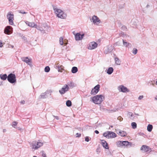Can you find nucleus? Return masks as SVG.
<instances>
[{
    "mask_svg": "<svg viewBox=\"0 0 157 157\" xmlns=\"http://www.w3.org/2000/svg\"><path fill=\"white\" fill-rule=\"evenodd\" d=\"M104 98V97L102 95H97L90 98L92 101L96 104H100Z\"/></svg>",
    "mask_w": 157,
    "mask_h": 157,
    "instance_id": "1",
    "label": "nucleus"
},
{
    "mask_svg": "<svg viewBox=\"0 0 157 157\" xmlns=\"http://www.w3.org/2000/svg\"><path fill=\"white\" fill-rule=\"evenodd\" d=\"M53 10L55 13L58 17L61 19H65L67 17L66 14L60 9L58 8H54Z\"/></svg>",
    "mask_w": 157,
    "mask_h": 157,
    "instance_id": "2",
    "label": "nucleus"
},
{
    "mask_svg": "<svg viewBox=\"0 0 157 157\" xmlns=\"http://www.w3.org/2000/svg\"><path fill=\"white\" fill-rule=\"evenodd\" d=\"M43 145V143L40 141H33L31 144L32 149L34 150L38 149L39 148L42 147Z\"/></svg>",
    "mask_w": 157,
    "mask_h": 157,
    "instance_id": "3",
    "label": "nucleus"
},
{
    "mask_svg": "<svg viewBox=\"0 0 157 157\" xmlns=\"http://www.w3.org/2000/svg\"><path fill=\"white\" fill-rule=\"evenodd\" d=\"M103 136L107 138H114L117 136L116 134L112 132L107 131L104 132Z\"/></svg>",
    "mask_w": 157,
    "mask_h": 157,
    "instance_id": "4",
    "label": "nucleus"
},
{
    "mask_svg": "<svg viewBox=\"0 0 157 157\" xmlns=\"http://www.w3.org/2000/svg\"><path fill=\"white\" fill-rule=\"evenodd\" d=\"M7 80L10 83H13L15 82L16 81L15 75L12 73L10 74L8 76Z\"/></svg>",
    "mask_w": 157,
    "mask_h": 157,
    "instance_id": "5",
    "label": "nucleus"
},
{
    "mask_svg": "<svg viewBox=\"0 0 157 157\" xmlns=\"http://www.w3.org/2000/svg\"><path fill=\"white\" fill-rule=\"evenodd\" d=\"M98 46V44L94 41L90 43L87 46V48L89 50H93L96 48Z\"/></svg>",
    "mask_w": 157,
    "mask_h": 157,
    "instance_id": "6",
    "label": "nucleus"
},
{
    "mask_svg": "<svg viewBox=\"0 0 157 157\" xmlns=\"http://www.w3.org/2000/svg\"><path fill=\"white\" fill-rule=\"evenodd\" d=\"M91 22H93L94 25H98L101 22V21L99 18L95 15L92 16L90 19Z\"/></svg>",
    "mask_w": 157,
    "mask_h": 157,
    "instance_id": "7",
    "label": "nucleus"
},
{
    "mask_svg": "<svg viewBox=\"0 0 157 157\" xmlns=\"http://www.w3.org/2000/svg\"><path fill=\"white\" fill-rule=\"evenodd\" d=\"M117 89L120 92L126 93L129 92V90L126 87L123 85H121L118 86V87Z\"/></svg>",
    "mask_w": 157,
    "mask_h": 157,
    "instance_id": "8",
    "label": "nucleus"
},
{
    "mask_svg": "<svg viewBox=\"0 0 157 157\" xmlns=\"http://www.w3.org/2000/svg\"><path fill=\"white\" fill-rule=\"evenodd\" d=\"M100 86L99 85H97L93 88L90 92V94L92 95H95L99 91Z\"/></svg>",
    "mask_w": 157,
    "mask_h": 157,
    "instance_id": "9",
    "label": "nucleus"
},
{
    "mask_svg": "<svg viewBox=\"0 0 157 157\" xmlns=\"http://www.w3.org/2000/svg\"><path fill=\"white\" fill-rule=\"evenodd\" d=\"M13 14L10 12L7 15V17L9 20V24L10 25H12L13 24Z\"/></svg>",
    "mask_w": 157,
    "mask_h": 157,
    "instance_id": "10",
    "label": "nucleus"
},
{
    "mask_svg": "<svg viewBox=\"0 0 157 157\" xmlns=\"http://www.w3.org/2000/svg\"><path fill=\"white\" fill-rule=\"evenodd\" d=\"M69 89L68 86L65 84L62 87L61 89L59 90V92L61 94H63L67 91Z\"/></svg>",
    "mask_w": 157,
    "mask_h": 157,
    "instance_id": "11",
    "label": "nucleus"
},
{
    "mask_svg": "<svg viewBox=\"0 0 157 157\" xmlns=\"http://www.w3.org/2000/svg\"><path fill=\"white\" fill-rule=\"evenodd\" d=\"M86 35V34L83 33L82 32L77 33L75 35V39H82Z\"/></svg>",
    "mask_w": 157,
    "mask_h": 157,
    "instance_id": "12",
    "label": "nucleus"
},
{
    "mask_svg": "<svg viewBox=\"0 0 157 157\" xmlns=\"http://www.w3.org/2000/svg\"><path fill=\"white\" fill-rule=\"evenodd\" d=\"M13 29L10 26H8L5 27L4 33L7 34H10L12 33Z\"/></svg>",
    "mask_w": 157,
    "mask_h": 157,
    "instance_id": "13",
    "label": "nucleus"
},
{
    "mask_svg": "<svg viewBox=\"0 0 157 157\" xmlns=\"http://www.w3.org/2000/svg\"><path fill=\"white\" fill-rule=\"evenodd\" d=\"M21 59L23 61L29 65H31L30 60L29 59L28 57H23L21 58Z\"/></svg>",
    "mask_w": 157,
    "mask_h": 157,
    "instance_id": "14",
    "label": "nucleus"
},
{
    "mask_svg": "<svg viewBox=\"0 0 157 157\" xmlns=\"http://www.w3.org/2000/svg\"><path fill=\"white\" fill-rule=\"evenodd\" d=\"M35 28L37 30H39L41 33H45V31L43 28L42 27V25L41 24H39L38 25H36Z\"/></svg>",
    "mask_w": 157,
    "mask_h": 157,
    "instance_id": "15",
    "label": "nucleus"
},
{
    "mask_svg": "<svg viewBox=\"0 0 157 157\" xmlns=\"http://www.w3.org/2000/svg\"><path fill=\"white\" fill-rule=\"evenodd\" d=\"M101 144L104 148L106 149H108L109 148L108 144L105 140H101Z\"/></svg>",
    "mask_w": 157,
    "mask_h": 157,
    "instance_id": "16",
    "label": "nucleus"
},
{
    "mask_svg": "<svg viewBox=\"0 0 157 157\" xmlns=\"http://www.w3.org/2000/svg\"><path fill=\"white\" fill-rule=\"evenodd\" d=\"M55 68L58 69L59 72H62L64 70V67L62 65H57L56 66Z\"/></svg>",
    "mask_w": 157,
    "mask_h": 157,
    "instance_id": "17",
    "label": "nucleus"
},
{
    "mask_svg": "<svg viewBox=\"0 0 157 157\" xmlns=\"http://www.w3.org/2000/svg\"><path fill=\"white\" fill-rule=\"evenodd\" d=\"M26 24L29 26L31 27H35V28L36 25L33 22H29V21H26L25 22Z\"/></svg>",
    "mask_w": 157,
    "mask_h": 157,
    "instance_id": "18",
    "label": "nucleus"
},
{
    "mask_svg": "<svg viewBox=\"0 0 157 157\" xmlns=\"http://www.w3.org/2000/svg\"><path fill=\"white\" fill-rule=\"evenodd\" d=\"M127 115L128 117L132 120H133L135 117V116L131 112H128L127 114Z\"/></svg>",
    "mask_w": 157,
    "mask_h": 157,
    "instance_id": "19",
    "label": "nucleus"
},
{
    "mask_svg": "<svg viewBox=\"0 0 157 157\" xmlns=\"http://www.w3.org/2000/svg\"><path fill=\"white\" fill-rule=\"evenodd\" d=\"M123 45L125 47H127L131 45V44L128 43L126 40H123Z\"/></svg>",
    "mask_w": 157,
    "mask_h": 157,
    "instance_id": "20",
    "label": "nucleus"
},
{
    "mask_svg": "<svg viewBox=\"0 0 157 157\" xmlns=\"http://www.w3.org/2000/svg\"><path fill=\"white\" fill-rule=\"evenodd\" d=\"M148 147L146 145H143L140 148V150H143L145 152H147L148 150Z\"/></svg>",
    "mask_w": 157,
    "mask_h": 157,
    "instance_id": "21",
    "label": "nucleus"
},
{
    "mask_svg": "<svg viewBox=\"0 0 157 157\" xmlns=\"http://www.w3.org/2000/svg\"><path fill=\"white\" fill-rule=\"evenodd\" d=\"M115 63L117 65H120L121 64V61L117 57L115 58L114 59Z\"/></svg>",
    "mask_w": 157,
    "mask_h": 157,
    "instance_id": "22",
    "label": "nucleus"
},
{
    "mask_svg": "<svg viewBox=\"0 0 157 157\" xmlns=\"http://www.w3.org/2000/svg\"><path fill=\"white\" fill-rule=\"evenodd\" d=\"M113 71V69L112 67H109L108 68L107 71V73L109 75H111Z\"/></svg>",
    "mask_w": 157,
    "mask_h": 157,
    "instance_id": "23",
    "label": "nucleus"
},
{
    "mask_svg": "<svg viewBox=\"0 0 157 157\" xmlns=\"http://www.w3.org/2000/svg\"><path fill=\"white\" fill-rule=\"evenodd\" d=\"M118 134L121 136L123 137L125 136L126 135V133L125 131L120 130Z\"/></svg>",
    "mask_w": 157,
    "mask_h": 157,
    "instance_id": "24",
    "label": "nucleus"
},
{
    "mask_svg": "<svg viewBox=\"0 0 157 157\" xmlns=\"http://www.w3.org/2000/svg\"><path fill=\"white\" fill-rule=\"evenodd\" d=\"M120 36L122 37L123 38H129V36L127 35L124 34V33L122 32L120 34Z\"/></svg>",
    "mask_w": 157,
    "mask_h": 157,
    "instance_id": "25",
    "label": "nucleus"
},
{
    "mask_svg": "<svg viewBox=\"0 0 157 157\" xmlns=\"http://www.w3.org/2000/svg\"><path fill=\"white\" fill-rule=\"evenodd\" d=\"M7 76L6 74H5L4 75L1 74L0 75V77L1 79L3 80H5L7 78Z\"/></svg>",
    "mask_w": 157,
    "mask_h": 157,
    "instance_id": "26",
    "label": "nucleus"
},
{
    "mask_svg": "<svg viewBox=\"0 0 157 157\" xmlns=\"http://www.w3.org/2000/svg\"><path fill=\"white\" fill-rule=\"evenodd\" d=\"M129 144H131V143L129 142L128 141H122L123 147L124 146H127Z\"/></svg>",
    "mask_w": 157,
    "mask_h": 157,
    "instance_id": "27",
    "label": "nucleus"
},
{
    "mask_svg": "<svg viewBox=\"0 0 157 157\" xmlns=\"http://www.w3.org/2000/svg\"><path fill=\"white\" fill-rule=\"evenodd\" d=\"M67 40L66 41L65 40H59V44L61 45H63V44H67Z\"/></svg>",
    "mask_w": 157,
    "mask_h": 157,
    "instance_id": "28",
    "label": "nucleus"
},
{
    "mask_svg": "<svg viewBox=\"0 0 157 157\" xmlns=\"http://www.w3.org/2000/svg\"><path fill=\"white\" fill-rule=\"evenodd\" d=\"M48 91H46L45 93H42L40 95V98H45L47 97V94Z\"/></svg>",
    "mask_w": 157,
    "mask_h": 157,
    "instance_id": "29",
    "label": "nucleus"
},
{
    "mask_svg": "<svg viewBox=\"0 0 157 157\" xmlns=\"http://www.w3.org/2000/svg\"><path fill=\"white\" fill-rule=\"evenodd\" d=\"M116 145L118 147H123L122 141H118L116 142Z\"/></svg>",
    "mask_w": 157,
    "mask_h": 157,
    "instance_id": "30",
    "label": "nucleus"
},
{
    "mask_svg": "<svg viewBox=\"0 0 157 157\" xmlns=\"http://www.w3.org/2000/svg\"><path fill=\"white\" fill-rule=\"evenodd\" d=\"M78 68L77 67H74L72 68L71 72L73 73H75L78 71Z\"/></svg>",
    "mask_w": 157,
    "mask_h": 157,
    "instance_id": "31",
    "label": "nucleus"
},
{
    "mask_svg": "<svg viewBox=\"0 0 157 157\" xmlns=\"http://www.w3.org/2000/svg\"><path fill=\"white\" fill-rule=\"evenodd\" d=\"M152 128L153 126L151 124H149L147 126V130L148 132H151V131Z\"/></svg>",
    "mask_w": 157,
    "mask_h": 157,
    "instance_id": "32",
    "label": "nucleus"
},
{
    "mask_svg": "<svg viewBox=\"0 0 157 157\" xmlns=\"http://www.w3.org/2000/svg\"><path fill=\"white\" fill-rule=\"evenodd\" d=\"M131 126L132 128L133 129L136 128L137 127V124L135 122H132L131 123Z\"/></svg>",
    "mask_w": 157,
    "mask_h": 157,
    "instance_id": "33",
    "label": "nucleus"
},
{
    "mask_svg": "<svg viewBox=\"0 0 157 157\" xmlns=\"http://www.w3.org/2000/svg\"><path fill=\"white\" fill-rule=\"evenodd\" d=\"M17 122L16 121H14L12 123V126L13 127L15 128H17Z\"/></svg>",
    "mask_w": 157,
    "mask_h": 157,
    "instance_id": "34",
    "label": "nucleus"
},
{
    "mask_svg": "<svg viewBox=\"0 0 157 157\" xmlns=\"http://www.w3.org/2000/svg\"><path fill=\"white\" fill-rule=\"evenodd\" d=\"M66 104L67 106H71V102L70 101L68 100L67 101Z\"/></svg>",
    "mask_w": 157,
    "mask_h": 157,
    "instance_id": "35",
    "label": "nucleus"
},
{
    "mask_svg": "<svg viewBox=\"0 0 157 157\" xmlns=\"http://www.w3.org/2000/svg\"><path fill=\"white\" fill-rule=\"evenodd\" d=\"M50 70V68L48 66H46L44 69V71L45 72H48Z\"/></svg>",
    "mask_w": 157,
    "mask_h": 157,
    "instance_id": "36",
    "label": "nucleus"
},
{
    "mask_svg": "<svg viewBox=\"0 0 157 157\" xmlns=\"http://www.w3.org/2000/svg\"><path fill=\"white\" fill-rule=\"evenodd\" d=\"M137 52V50L135 48L133 49L132 53L134 54H136Z\"/></svg>",
    "mask_w": 157,
    "mask_h": 157,
    "instance_id": "37",
    "label": "nucleus"
},
{
    "mask_svg": "<svg viewBox=\"0 0 157 157\" xmlns=\"http://www.w3.org/2000/svg\"><path fill=\"white\" fill-rule=\"evenodd\" d=\"M101 150L100 148H98L96 149V152L98 154H99L101 152Z\"/></svg>",
    "mask_w": 157,
    "mask_h": 157,
    "instance_id": "38",
    "label": "nucleus"
},
{
    "mask_svg": "<svg viewBox=\"0 0 157 157\" xmlns=\"http://www.w3.org/2000/svg\"><path fill=\"white\" fill-rule=\"evenodd\" d=\"M42 154V155L43 157H46V155L45 153L44 152V151H42L41 152Z\"/></svg>",
    "mask_w": 157,
    "mask_h": 157,
    "instance_id": "39",
    "label": "nucleus"
},
{
    "mask_svg": "<svg viewBox=\"0 0 157 157\" xmlns=\"http://www.w3.org/2000/svg\"><path fill=\"white\" fill-rule=\"evenodd\" d=\"M46 91H48V93H47V94H49L50 95H51V93L52 92V90L51 89H50L49 90H48Z\"/></svg>",
    "mask_w": 157,
    "mask_h": 157,
    "instance_id": "40",
    "label": "nucleus"
},
{
    "mask_svg": "<svg viewBox=\"0 0 157 157\" xmlns=\"http://www.w3.org/2000/svg\"><path fill=\"white\" fill-rule=\"evenodd\" d=\"M4 43L2 42V40H0V47H2L3 46Z\"/></svg>",
    "mask_w": 157,
    "mask_h": 157,
    "instance_id": "41",
    "label": "nucleus"
},
{
    "mask_svg": "<svg viewBox=\"0 0 157 157\" xmlns=\"http://www.w3.org/2000/svg\"><path fill=\"white\" fill-rule=\"evenodd\" d=\"M144 98V96L142 95H140L139 96V97L138 98V99L139 100H141Z\"/></svg>",
    "mask_w": 157,
    "mask_h": 157,
    "instance_id": "42",
    "label": "nucleus"
},
{
    "mask_svg": "<svg viewBox=\"0 0 157 157\" xmlns=\"http://www.w3.org/2000/svg\"><path fill=\"white\" fill-rule=\"evenodd\" d=\"M19 12L22 14H26L27 12L24 11L23 10H19Z\"/></svg>",
    "mask_w": 157,
    "mask_h": 157,
    "instance_id": "43",
    "label": "nucleus"
},
{
    "mask_svg": "<svg viewBox=\"0 0 157 157\" xmlns=\"http://www.w3.org/2000/svg\"><path fill=\"white\" fill-rule=\"evenodd\" d=\"M121 28L123 30H126L127 29V28L124 26H122Z\"/></svg>",
    "mask_w": 157,
    "mask_h": 157,
    "instance_id": "44",
    "label": "nucleus"
},
{
    "mask_svg": "<svg viewBox=\"0 0 157 157\" xmlns=\"http://www.w3.org/2000/svg\"><path fill=\"white\" fill-rule=\"evenodd\" d=\"M117 119L120 121H121L123 120V118L121 117H118Z\"/></svg>",
    "mask_w": 157,
    "mask_h": 157,
    "instance_id": "45",
    "label": "nucleus"
},
{
    "mask_svg": "<svg viewBox=\"0 0 157 157\" xmlns=\"http://www.w3.org/2000/svg\"><path fill=\"white\" fill-rule=\"evenodd\" d=\"M8 47L9 48H13V46L12 45L9 44L8 45Z\"/></svg>",
    "mask_w": 157,
    "mask_h": 157,
    "instance_id": "46",
    "label": "nucleus"
},
{
    "mask_svg": "<svg viewBox=\"0 0 157 157\" xmlns=\"http://www.w3.org/2000/svg\"><path fill=\"white\" fill-rule=\"evenodd\" d=\"M81 136V134L78 133H77L76 134V137H80Z\"/></svg>",
    "mask_w": 157,
    "mask_h": 157,
    "instance_id": "47",
    "label": "nucleus"
},
{
    "mask_svg": "<svg viewBox=\"0 0 157 157\" xmlns=\"http://www.w3.org/2000/svg\"><path fill=\"white\" fill-rule=\"evenodd\" d=\"M85 140L86 142H88L89 141L88 137L86 136V137L85 139Z\"/></svg>",
    "mask_w": 157,
    "mask_h": 157,
    "instance_id": "48",
    "label": "nucleus"
},
{
    "mask_svg": "<svg viewBox=\"0 0 157 157\" xmlns=\"http://www.w3.org/2000/svg\"><path fill=\"white\" fill-rule=\"evenodd\" d=\"M53 117L57 120H58L59 119V117L57 116H53Z\"/></svg>",
    "mask_w": 157,
    "mask_h": 157,
    "instance_id": "49",
    "label": "nucleus"
},
{
    "mask_svg": "<svg viewBox=\"0 0 157 157\" xmlns=\"http://www.w3.org/2000/svg\"><path fill=\"white\" fill-rule=\"evenodd\" d=\"M20 103H21V104H25V101L24 100H22V101H21L20 102Z\"/></svg>",
    "mask_w": 157,
    "mask_h": 157,
    "instance_id": "50",
    "label": "nucleus"
},
{
    "mask_svg": "<svg viewBox=\"0 0 157 157\" xmlns=\"http://www.w3.org/2000/svg\"><path fill=\"white\" fill-rule=\"evenodd\" d=\"M95 132L96 133V134H98L99 133V132H98V130H96L95 131Z\"/></svg>",
    "mask_w": 157,
    "mask_h": 157,
    "instance_id": "51",
    "label": "nucleus"
},
{
    "mask_svg": "<svg viewBox=\"0 0 157 157\" xmlns=\"http://www.w3.org/2000/svg\"><path fill=\"white\" fill-rule=\"evenodd\" d=\"M73 33L74 35L75 36V35H76V33L75 31H74L73 32Z\"/></svg>",
    "mask_w": 157,
    "mask_h": 157,
    "instance_id": "52",
    "label": "nucleus"
},
{
    "mask_svg": "<svg viewBox=\"0 0 157 157\" xmlns=\"http://www.w3.org/2000/svg\"><path fill=\"white\" fill-rule=\"evenodd\" d=\"M17 128L18 130H21L22 129L20 128V127H17Z\"/></svg>",
    "mask_w": 157,
    "mask_h": 157,
    "instance_id": "53",
    "label": "nucleus"
},
{
    "mask_svg": "<svg viewBox=\"0 0 157 157\" xmlns=\"http://www.w3.org/2000/svg\"><path fill=\"white\" fill-rule=\"evenodd\" d=\"M3 132H6V129H3Z\"/></svg>",
    "mask_w": 157,
    "mask_h": 157,
    "instance_id": "54",
    "label": "nucleus"
},
{
    "mask_svg": "<svg viewBox=\"0 0 157 157\" xmlns=\"http://www.w3.org/2000/svg\"><path fill=\"white\" fill-rule=\"evenodd\" d=\"M116 45H120V43H119V42H117L116 43Z\"/></svg>",
    "mask_w": 157,
    "mask_h": 157,
    "instance_id": "55",
    "label": "nucleus"
},
{
    "mask_svg": "<svg viewBox=\"0 0 157 157\" xmlns=\"http://www.w3.org/2000/svg\"><path fill=\"white\" fill-rule=\"evenodd\" d=\"M59 39H63V38L62 37H60V38H59Z\"/></svg>",
    "mask_w": 157,
    "mask_h": 157,
    "instance_id": "56",
    "label": "nucleus"
},
{
    "mask_svg": "<svg viewBox=\"0 0 157 157\" xmlns=\"http://www.w3.org/2000/svg\"><path fill=\"white\" fill-rule=\"evenodd\" d=\"M2 85V83L1 82H0V86H1Z\"/></svg>",
    "mask_w": 157,
    "mask_h": 157,
    "instance_id": "57",
    "label": "nucleus"
},
{
    "mask_svg": "<svg viewBox=\"0 0 157 157\" xmlns=\"http://www.w3.org/2000/svg\"><path fill=\"white\" fill-rule=\"evenodd\" d=\"M156 85H157V81H156Z\"/></svg>",
    "mask_w": 157,
    "mask_h": 157,
    "instance_id": "58",
    "label": "nucleus"
},
{
    "mask_svg": "<svg viewBox=\"0 0 157 157\" xmlns=\"http://www.w3.org/2000/svg\"><path fill=\"white\" fill-rule=\"evenodd\" d=\"M25 37L24 36H23V37L22 38L23 39H24Z\"/></svg>",
    "mask_w": 157,
    "mask_h": 157,
    "instance_id": "59",
    "label": "nucleus"
},
{
    "mask_svg": "<svg viewBox=\"0 0 157 157\" xmlns=\"http://www.w3.org/2000/svg\"><path fill=\"white\" fill-rule=\"evenodd\" d=\"M33 157H37V156H33Z\"/></svg>",
    "mask_w": 157,
    "mask_h": 157,
    "instance_id": "60",
    "label": "nucleus"
}]
</instances>
